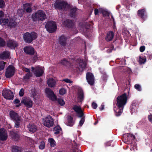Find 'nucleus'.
<instances>
[{"label":"nucleus","instance_id":"bb28decb","mask_svg":"<svg viewBox=\"0 0 152 152\" xmlns=\"http://www.w3.org/2000/svg\"><path fill=\"white\" fill-rule=\"evenodd\" d=\"M60 64L67 67H69L71 65L70 63L66 58H64L60 61Z\"/></svg>","mask_w":152,"mask_h":152},{"label":"nucleus","instance_id":"4d7b16f0","mask_svg":"<svg viewBox=\"0 0 152 152\" xmlns=\"http://www.w3.org/2000/svg\"><path fill=\"white\" fill-rule=\"evenodd\" d=\"M20 102V101L18 99H16L14 101V103L15 104H18Z\"/></svg>","mask_w":152,"mask_h":152},{"label":"nucleus","instance_id":"a878e982","mask_svg":"<svg viewBox=\"0 0 152 152\" xmlns=\"http://www.w3.org/2000/svg\"><path fill=\"white\" fill-rule=\"evenodd\" d=\"M84 93L82 89H80L78 92V99L80 102H82L84 99Z\"/></svg>","mask_w":152,"mask_h":152},{"label":"nucleus","instance_id":"2eb2a0df","mask_svg":"<svg viewBox=\"0 0 152 152\" xmlns=\"http://www.w3.org/2000/svg\"><path fill=\"white\" fill-rule=\"evenodd\" d=\"M7 133L4 128L0 129V140L4 141L6 140L7 138Z\"/></svg>","mask_w":152,"mask_h":152},{"label":"nucleus","instance_id":"e2e57ef3","mask_svg":"<svg viewBox=\"0 0 152 152\" xmlns=\"http://www.w3.org/2000/svg\"><path fill=\"white\" fill-rule=\"evenodd\" d=\"M94 14L95 15H97L98 14L99 10L98 9L96 8L94 10Z\"/></svg>","mask_w":152,"mask_h":152},{"label":"nucleus","instance_id":"774afa93","mask_svg":"<svg viewBox=\"0 0 152 152\" xmlns=\"http://www.w3.org/2000/svg\"><path fill=\"white\" fill-rule=\"evenodd\" d=\"M105 145L106 146H110V142H109L106 143H105Z\"/></svg>","mask_w":152,"mask_h":152},{"label":"nucleus","instance_id":"e433bc0d","mask_svg":"<svg viewBox=\"0 0 152 152\" xmlns=\"http://www.w3.org/2000/svg\"><path fill=\"white\" fill-rule=\"evenodd\" d=\"M48 142L52 147H55L56 145V142L53 138H50L48 139Z\"/></svg>","mask_w":152,"mask_h":152},{"label":"nucleus","instance_id":"473e14b6","mask_svg":"<svg viewBox=\"0 0 152 152\" xmlns=\"http://www.w3.org/2000/svg\"><path fill=\"white\" fill-rule=\"evenodd\" d=\"M30 92L31 97L34 99L35 97L36 96L37 93L36 89L34 88H32L30 90Z\"/></svg>","mask_w":152,"mask_h":152},{"label":"nucleus","instance_id":"37998d69","mask_svg":"<svg viewBox=\"0 0 152 152\" xmlns=\"http://www.w3.org/2000/svg\"><path fill=\"white\" fill-rule=\"evenodd\" d=\"M6 42L4 39L0 37V47H4L5 45Z\"/></svg>","mask_w":152,"mask_h":152},{"label":"nucleus","instance_id":"603ef678","mask_svg":"<svg viewBox=\"0 0 152 152\" xmlns=\"http://www.w3.org/2000/svg\"><path fill=\"white\" fill-rule=\"evenodd\" d=\"M114 45H111L110 48L108 49L107 50V53H111L112 52L113 50L114 49Z\"/></svg>","mask_w":152,"mask_h":152},{"label":"nucleus","instance_id":"69168bd1","mask_svg":"<svg viewBox=\"0 0 152 152\" xmlns=\"http://www.w3.org/2000/svg\"><path fill=\"white\" fill-rule=\"evenodd\" d=\"M38 58L37 57V55H34L33 58V60L34 61H36Z\"/></svg>","mask_w":152,"mask_h":152},{"label":"nucleus","instance_id":"7ed1b4c3","mask_svg":"<svg viewBox=\"0 0 152 152\" xmlns=\"http://www.w3.org/2000/svg\"><path fill=\"white\" fill-rule=\"evenodd\" d=\"M38 35L35 32L32 31L31 33L26 32L24 34L23 38L26 42L30 43L33 40L36 39Z\"/></svg>","mask_w":152,"mask_h":152},{"label":"nucleus","instance_id":"f03ea898","mask_svg":"<svg viewBox=\"0 0 152 152\" xmlns=\"http://www.w3.org/2000/svg\"><path fill=\"white\" fill-rule=\"evenodd\" d=\"M46 15L43 10H39L32 15L31 18L33 21L42 22L47 19Z\"/></svg>","mask_w":152,"mask_h":152},{"label":"nucleus","instance_id":"09e8293b","mask_svg":"<svg viewBox=\"0 0 152 152\" xmlns=\"http://www.w3.org/2000/svg\"><path fill=\"white\" fill-rule=\"evenodd\" d=\"M134 88L137 91H141L142 90L141 87L140 85L138 84H136L134 85Z\"/></svg>","mask_w":152,"mask_h":152},{"label":"nucleus","instance_id":"a19ab883","mask_svg":"<svg viewBox=\"0 0 152 152\" xmlns=\"http://www.w3.org/2000/svg\"><path fill=\"white\" fill-rule=\"evenodd\" d=\"M31 76L32 75L31 73H27L23 77V80L25 81H26V80H28Z\"/></svg>","mask_w":152,"mask_h":152},{"label":"nucleus","instance_id":"4c0bfd02","mask_svg":"<svg viewBox=\"0 0 152 152\" xmlns=\"http://www.w3.org/2000/svg\"><path fill=\"white\" fill-rule=\"evenodd\" d=\"M21 148L17 146H13L12 148V152H20Z\"/></svg>","mask_w":152,"mask_h":152},{"label":"nucleus","instance_id":"20e7f679","mask_svg":"<svg viewBox=\"0 0 152 152\" xmlns=\"http://www.w3.org/2000/svg\"><path fill=\"white\" fill-rule=\"evenodd\" d=\"M122 140L127 144H132L133 142H135L136 139L135 136L132 134L127 133L123 135Z\"/></svg>","mask_w":152,"mask_h":152},{"label":"nucleus","instance_id":"f8f14e48","mask_svg":"<svg viewBox=\"0 0 152 152\" xmlns=\"http://www.w3.org/2000/svg\"><path fill=\"white\" fill-rule=\"evenodd\" d=\"M32 71L34 70L33 72H34V75L36 77H40L42 76L44 73V71L42 67H37L35 68L33 67H32Z\"/></svg>","mask_w":152,"mask_h":152},{"label":"nucleus","instance_id":"c85d7f7f","mask_svg":"<svg viewBox=\"0 0 152 152\" xmlns=\"http://www.w3.org/2000/svg\"><path fill=\"white\" fill-rule=\"evenodd\" d=\"M67 120V125L72 126L74 124V122L73 121V118L71 116H68Z\"/></svg>","mask_w":152,"mask_h":152},{"label":"nucleus","instance_id":"f704fd0d","mask_svg":"<svg viewBox=\"0 0 152 152\" xmlns=\"http://www.w3.org/2000/svg\"><path fill=\"white\" fill-rule=\"evenodd\" d=\"M9 22L8 18H2L0 19V23L2 25H4L7 24Z\"/></svg>","mask_w":152,"mask_h":152},{"label":"nucleus","instance_id":"2f4dec72","mask_svg":"<svg viewBox=\"0 0 152 152\" xmlns=\"http://www.w3.org/2000/svg\"><path fill=\"white\" fill-rule=\"evenodd\" d=\"M21 117L14 120L15 123V127L16 128H19L20 127V123L21 122Z\"/></svg>","mask_w":152,"mask_h":152},{"label":"nucleus","instance_id":"c9c22d12","mask_svg":"<svg viewBox=\"0 0 152 152\" xmlns=\"http://www.w3.org/2000/svg\"><path fill=\"white\" fill-rule=\"evenodd\" d=\"M80 70L83 71L85 69L86 67V64L84 62H80L79 63Z\"/></svg>","mask_w":152,"mask_h":152},{"label":"nucleus","instance_id":"423d86ee","mask_svg":"<svg viewBox=\"0 0 152 152\" xmlns=\"http://www.w3.org/2000/svg\"><path fill=\"white\" fill-rule=\"evenodd\" d=\"M45 27L47 31L50 33L54 32L57 29L56 23L54 21L48 22L45 25Z\"/></svg>","mask_w":152,"mask_h":152},{"label":"nucleus","instance_id":"7c9ffc66","mask_svg":"<svg viewBox=\"0 0 152 152\" xmlns=\"http://www.w3.org/2000/svg\"><path fill=\"white\" fill-rule=\"evenodd\" d=\"M72 109L77 114L82 110L80 106L74 105L73 106Z\"/></svg>","mask_w":152,"mask_h":152},{"label":"nucleus","instance_id":"ddd939ff","mask_svg":"<svg viewBox=\"0 0 152 152\" xmlns=\"http://www.w3.org/2000/svg\"><path fill=\"white\" fill-rule=\"evenodd\" d=\"M23 50L24 52L26 54L32 55L35 53L34 48L31 45H28L25 47Z\"/></svg>","mask_w":152,"mask_h":152},{"label":"nucleus","instance_id":"052dcab7","mask_svg":"<svg viewBox=\"0 0 152 152\" xmlns=\"http://www.w3.org/2000/svg\"><path fill=\"white\" fill-rule=\"evenodd\" d=\"M148 118L149 121L152 122V114L149 115Z\"/></svg>","mask_w":152,"mask_h":152},{"label":"nucleus","instance_id":"6e6552de","mask_svg":"<svg viewBox=\"0 0 152 152\" xmlns=\"http://www.w3.org/2000/svg\"><path fill=\"white\" fill-rule=\"evenodd\" d=\"M45 92L47 96L50 99L54 101L57 100V97L54 93V92L49 88H46L45 90Z\"/></svg>","mask_w":152,"mask_h":152},{"label":"nucleus","instance_id":"a211bd4d","mask_svg":"<svg viewBox=\"0 0 152 152\" xmlns=\"http://www.w3.org/2000/svg\"><path fill=\"white\" fill-rule=\"evenodd\" d=\"M67 38L64 35H61L58 38V42L61 46H65L66 45Z\"/></svg>","mask_w":152,"mask_h":152},{"label":"nucleus","instance_id":"ea45409f","mask_svg":"<svg viewBox=\"0 0 152 152\" xmlns=\"http://www.w3.org/2000/svg\"><path fill=\"white\" fill-rule=\"evenodd\" d=\"M59 104L61 106H63L65 104V102L63 99L61 98H58L57 100Z\"/></svg>","mask_w":152,"mask_h":152},{"label":"nucleus","instance_id":"5701e85b","mask_svg":"<svg viewBox=\"0 0 152 152\" xmlns=\"http://www.w3.org/2000/svg\"><path fill=\"white\" fill-rule=\"evenodd\" d=\"M31 7V4L28 3L24 4L23 6L24 10L28 13H31L32 11Z\"/></svg>","mask_w":152,"mask_h":152},{"label":"nucleus","instance_id":"393cba45","mask_svg":"<svg viewBox=\"0 0 152 152\" xmlns=\"http://www.w3.org/2000/svg\"><path fill=\"white\" fill-rule=\"evenodd\" d=\"M10 56V53L8 51H5L0 54V58L4 59L9 58Z\"/></svg>","mask_w":152,"mask_h":152},{"label":"nucleus","instance_id":"a18cd8bd","mask_svg":"<svg viewBox=\"0 0 152 152\" xmlns=\"http://www.w3.org/2000/svg\"><path fill=\"white\" fill-rule=\"evenodd\" d=\"M66 90L64 88H61L59 91V93L60 95H63L66 93Z\"/></svg>","mask_w":152,"mask_h":152},{"label":"nucleus","instance_id":"bf43d9fd","mask_svg":"<svg viewBox=\"0 0 152 152\" xmlns=\"http://www.w3.org/2000/svg\"><path fill=\"white\" fill-rule=\"evenodd\" d=\"M4 15V12L2 11H0V18L3 17Z\"/></svg>","mask_w":152,"mask_h":152},{"label":"nucleus","instance_id":"0eeeda50","mask_svg":"<svg viewBox=\"0 0 152 152\" xmlns=\"http://www.w3.org/2000/svg\"><path fill=\"white\" fill-rule=\"evenodd\" d=\"M54 124L53 120L50 115H48L43 119V124L44 126L48 128L52 126Z\"/></svg>","mask_w":152,"mask_h":152},{"label":"nucleus","instance_id":"4468645a","mask_svg":"<svg viewBox=\"0 0 152 152\" xmlns=\"http://www.w3.org/2000/svg\"><path fill=\"white\" fill-rule=\"evenodd\" d=\"M137 15L142 19L145 20L147 18V13L145 9L139 10L137 12Z\"/></svg>","mask_w":152,"mask_h":152},{"label":"nucleus","instance_id":"79ce46f5","mask_svg":"<svg viewBox=\"0 0 152 152\" xmlns=\"http://www.w3.org/2000/svg\"><path fill=\"white\" fill-rule=\"evenodd\" d=\"M146 61V58L145 57L142 58L140 57L139 62L140 64H142L145 63Z\"/></svg>","mask_w":152,"mask_h":152},{"label":"nucleus","instance_id":"5fc2aeb1","mask_svg":"<svg viewBox=\"0 0 152 152\" xmlns=\"http://www.w3.org/2000/svg\"><path fill=\"white\" fill-rule=\"evenodd\" d=\"M92 107L93 109H96L97 107V105L94 102H93L92 103Z\"/></svg>","mask_w":152,"mask_h":152},{"label":"nucleus","instance_id":"58836bf2","mask_svg":"<svg viewBox=\"0 0 152 152\" xmlns=\"http://www.w3.org/2000/svg\"><path fill=\"white\" fill-rule=\"evenodd\" d=\"M40 144L39 146V148L40 149H44L45 147V144L44 141H41L39 142Z\"/></svg>","mask_w":152,"mask_h":152},{"label":"nucleus","instance_id":"49530a36","mask_svg":"<svg viewBox=\"0 0 152 152\" xmlns=\"http://www.w3.org/2000/svg\"><path fill=\"white\" fill-rule=\"evenodd\" d=\"M5 6V2L3 0H0V8H3Z\"/></svg>","mask_w":152,"mask_h":152},{"label":"nucleus","instance_id":"338daca9","mask_svg":"<svg viewBox=\"0 0 152 152\" xmlns=\"http://www.w3.org/2000/svg\"><path fill=\"white\" fill-rule=\"evenodd\" d=\"M100 110H102L104 109V105H101L100 107H99Z\"/></svg>","mask_w":152,"mask_h":152},{"label":"nucleus","instance_id":"dca6fc26","mask_svg":"<svg viewBox=\"0 0 152 152\" xmlns=\"http://www.w3.org/2000/svg\"><path fill=\"white\" fill-rule=\"evenodd\" d=\"M7 46L12 49H14L18 46V44L16 41L9 40L7 41Z\"/></svg>","mask_w":152,"mask_h":152},{"label":"nucleus","instance_id":"de8ad7c7","mask_svg":"<svg viewBox=\"0 0 152 152\" xmlns=\"http://www.w3.org/2000/svg\"><path fill=\"white\" fill-rule=\"evenodd\" d=\"M77 114L78 115V117L80 118H83V117H85L84 115V113L83 112L82 110H81L80 111L79 113H78Z\"/></svg>","mask_w":152,"mask_h":152},{"label":"nucleus","instance_id":"c03bdc74","mask_svg":"<svg viewBox=\"0 0 152 152\" xmlns=\"http://www.w3.org/2000/svg\"><path fill=\"white\" fill-rule=\"evenodd\" d=\"M5 63L3 61L0 62V70L3 69L4 68Z\"/></svg>","mask_w":152,"mask_h":152},{"label":"nucleus","instance_id":"cd10ccee","mask_svg":"<svg viewBox=\"0 0 152 152\" xmlns=\"http://www.w3.org/2000/svg\"><path fill=\"white\" fill-rule=\"evenodd\" d=\"M47 84L49 87L52 88L55 86L56 82L53 78L50 79L48 80Z\"/></svg>","mask_w":152,"mask_h":152},{"label":"nucleus","instance_id":"680f3d73","mask_svg":"<svg viewBox=\"0 0 152 152\" xmlns=\"http://www.w3.org/2000/svg\"><path fill=\"white\" fill-rule=\"evenodd\" d=\"M64 81L67 83H70L71 82V81L70 80L68 79H64Z\"/></svg>","mask_w":152,"mask_h":152},{"label":"nucleus","instance_id":"6e6d98bb","mask_svg":"<svg viewBox=\"0 0 152 152\" xmlns=\"http://www.w3.org/2000/svg\"><path fill=\"white\" fill-rule=\"evenodd\" d=\"M145 47L144 46H142L140 48V52H143L145 50Z\"/></svg>","mask_w":152,"mask_h":152},{"label":"nucleus","instance_id":"f257e3e1","mask_svg":"<svg viewBox=\"0 0 152 152\" xmlns=\"http://www.w3.org/2000/svg\"><path fill=\"white\" fill-rule=\"evenodd\" d=\"M128 98L127 94L124 93L122 95L119 96L116 99V105L118 108L114 109L115 115L117 116L120 115L122 113L124 106L127 103Z\"/></svg>","mask_w":152,"mask_h":152},{"label":"nucleus","instance_id":"9b49d317","mask_svg":"<svg viewBox=\"0 0 152 152\" xmlns=\"http://www.w3.org/2000/svg\"><path fill=\"white\" fill-rule=\"evenodd\" d=\"M86 78L88 84L91 86L93 85L95 83V78L93 74L90 72H88L86 74Z\"/></svg>","mask_w":152,"mask_h":152},{"label":"nucleus","instance_id":"c756f323","mask_svg":"<svg viewBox=\"0 0 152 152\" xmlns=\"http://www.w3.org/2000/svg\"><path fill=\"white\" fill-rule=\"evenodd\" d=\"M54 134H58L60 133V131H62V129L59 125H57L54 128Z\"/></svg>","mask_w":152,"mask_h":152},{"label":"nucleus","instance_id":"0e129e2a","mask_svg":"<svg viewBox=\"0 0 152 152\" xmlns=\"http://www.w3.org/2000/svg\"><path fill=\"white\" fill-rule=\"evenodd\" d=\"M102 13L105 16H109V13L105 11L103 12H102Z\"/></svg>","mask_w":152,"mask_h":152},{"label":"nucleus","instance_id":"b1692460","mask_svg":"<svg viewBox=\"0 0 152 152\" xmlns=\"http://www.w3.org/2000/svg\"><path fill=\"white\" fill-rule=\"evenodd\" d=\"M27 127L29 131L32 133L35 132L37 129V126L33 123L29 124L27 126Z\"/></svg>","mask_w":152,"mask_h":152},{"label":"nucleus","instance_id":"4be33fe9","mask_svg":"<svg viewBox=\"0 0 152 152\" xmlns=\"http://www.w3.org/2000/svg\"><path fill=\"white\" fill-rule=\"evenodd\" d=\"M64 23L65 25L69 28H72L74 26V21L69 19H67L65 21Z\"/></svg>","mask_w":152,"mask_h":152},{"label":"nucleus","instance_id":"39448f33","mask_svg":"<svg viewBox=\"0 0 152 152\" xmlns=\"http://www.w3.org/2000/svg\"><path fill=\"white\" fill-rule=\"evenodd\" d=\"M68 6V4L67 2L60 0H56L54 4L55 9L64 10Z\"/></svg>","mask_w":152,"mask_h":152},{"label":"nucleus","instance_id":"1a4fd4ad","mask_svg":"<svg viewBox=\"0 0 152 152\" xmlns=\"http://www.w3.org/2000/svg\"><path fill=\"white\" fill-rule=\"evenodd\" d=\"M15 73V68L12 65H9L6 69L5 76L6 78H9L12 77Z\"/></svg>","mask_w":152,"mask_h":152},{"label":"nucleus","instance_id":"412c9836","mask_svg":"<svg viewBox=\"0 0 152 152\" xmlns=\"http://www.w3.org/2000/svg\"><path fill=\"white\" fill-rule=\"evenodd\" d=\"M77 9L76 7H73L70 10L69 15L72 18H75L77 14Z\"/></svg>","mask_w":152,"mask_h":152},{"label":"nucleus","instance_id":"3c124183","mask_svg":"<svg viewBox=\"0 0 152 152\" xmlns=\"http://www.w3.org/2000/svg\"><path fill=\"white\" fill-rule=\"evenodd\" d=\"M85 121V117L81 118L79 121V124L80 126H82L84 124Z\"/></svg>","mask_w":152,"mask_h":152},{"label":"nucleus","instance_id":"6ab92c4d","mask_svg":"<svg viewBox=\"0 0 152 152\" xmlns=\"http://www.w3.org/2000/svg\"><path fill=\"white\" fill-rule=\"evenodd\" d=\"M9 115L10 118L13 121L21 118V117L19 115L18 113L13 110H11L10 112Z\"/></svg>","mask_w":152,"mask_h":152},{"label":"nucleus","instance_id":"72a5a7b5","mask_svg":"<svg viewBox=\"0 0 152 152\" xmlns=\"http://www.w3.org/2000/svg\"><path fill=\"white\" fill-rule=\"evenodd\" d=\"M11 135L13 139L18 140L19 138V136L15 132H12L11 133Z\"/></svg>","mask_w":152,"mask_h":152},{"label":"nucleus","instance_id":"f3484780","mask_svg":"<svg viewBox=\"0 0 152 152\" xmlns=\"http://www.w3.org/2000/svg\"><path fill=\"white\" fill-rule=\"evenodd\" d=\"M25 106L28 108L32 107L33 106V102L30 98H26L23 99L21 101Z\"/></svg>","mask_w":152,"mask_h":152},{"label":"nucleus","instance_id":"9d476101","mask_svg":"<svg viewBox=\"0 0 152 152\" xmlns=\"http://www.w3.org/2000/svg\"><path fill=\"white\" fill-rule=\"evenodd\" d=\"M2 94L4 98L9 100L12 99L14 97L13 92L10 90H4Z\"/></svg>","mask_w":152,"mask_h":152},{"label":"nucleus","instance_id":"864d4df0","mask_svg":"<svg viewBox=\"0 0 152 152\" xmlns=\"http://www.w3.org/2000/svg\"><path fill=\"white\" fill-rule=\"evenodd\" d=\"M24 94V90L23 88H22L20 90L19 92V95L20 96H23Z\"/></svg>","mask_w":152,"mask_h":152},{"label":"nucleus","instance_id":"13d9d810","mask_svg":"<svg viewBox=\"0 0 152 152\" xmlns=\"http://www.w3.org/2000/svg\"><path fill=\"white\" fill-rule=\"evenodd\" d=\"M24 70L26 72H28L27 73H30V69L25 68L24 69Z\"/></svg>","mask_w":152,"mask_h":152},{"label":"nucleus","instance_id":"aec40b11","mask_svg":"<svg viewBox=\"0 0 152 152\" xmlns=\"http://www.w3.org/2000/svg\"><path fill=\"white\" fill-rule=\"evenodd\" d=\"M114 34L113 31H109L107 33L105 39L107 42L111 41L114 37Z\"/></svg>","mask_w":152,"mask_h":152},{"label":"nucleus","instance_id":"8fccbe9b","mask_svg":"<svg viewBox=\"0 0 152 152\" xmlns=\"http://www.w3.org/2000/svg\"><path fill=\"white\" fill-rule=\"evenodd\" d=\"M15 22L14 21H10L9 23V26L11 27H14L15 26Z\"/></svg>","mask_w":152,"mask_h":152}]
</instances>
